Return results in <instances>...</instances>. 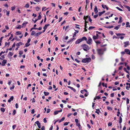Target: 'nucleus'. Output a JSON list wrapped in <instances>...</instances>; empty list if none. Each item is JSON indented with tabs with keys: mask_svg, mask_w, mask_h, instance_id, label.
<instances>
[{
	"mask_svg": "<svg viewBox=\"0 0 130 130\" xmlns=\"http://www.w3.org/2000/svg\"><path fill=\"white\" fill-rule=\"evenodd\" d=\"M120 25H118L117 26H116L114 28V29H115L117 30H118L119 29V28H120Z\"/></svg>",
	"mask_w": 130,
	"mask_h": 130,
	"instance_id": "412c9836",
	"label": "nucleus"
},
{
	"mask_svg": "<svg viewBox=\"0 0 130 130\" xmlns=\"http://www.w3.org/2000/svg\"><path fill=\"white\" fill-rule=\"evenodd\" d=\"M29 7V5L27 3L25 5V7L28 8Z\"/></svg>",
	"mask_w": 130,
	"mask_h": 130,
	"instance_id": "f704fd0d",
	"label": "nucleus"
},
{
	"mask_svg": "<svg viewBox=\"0 0 130 130\" xmlns=\"http://www.w3.org/2000/svg\"><path fill=\"white\" fill-rule=\"evenodd\" d=\"M125 51H124V52L122 51L121 52V54L122 55H124V54H125Z\"/></svg>",
	"mask_w": 130,
	"mask_h": 130,
	"instance_id": "338daca9",
	"label": "nucleus"
},
{
	"mask_svg": "<svg viewBox=\"0 0 130 130\" xmlns=\"http://www.w3.org/2000/svg\"><path fill=\"white\" fill-rule=\"evenodd\" d=\"M28 43H26L25 44V46L26 47H27L28 46L30 45V44H28Z\"/></svg>",
	"mask_w": 130,
	"mask_h": 130,
	"instance_id": "ea45409f",
	"label": "nucleus"
},
{
	"mask_svg": "<svg viewBox=\"0 0 130 130\" xmlns=\"http://www.w3.org/2000/svg\"><path fill=\"white\" fill-rule=\"evenodd\" d=\"M6 15H7L8 16H9V13H10V11H7V10H6Z\"/></svg>",
	"mask_w": 130,
	"mask_h": 130,
	"instance_id": "c9c22d12",
	"label": "nucleus"
},
{
	"mask_svg": "<svg viewBox=\"0 0 130 130\" xmlns=\"http://www.w3.org/2000/svg\"><path fill=\"white\" fill-rule=\"evenodd\" d=\"M124 47H125L129 45V41H127L126 42H124Z\"/></svg>",
	"mask_w": 130,
	"mask_h": 130,
	"instance_id": "39448f33",
	"label": "nucleus"
},
{
	"mask_svg": "<svg viewBox=\"0 0 130 130\" xmlns=\"http://www.w3.org/2000/svg\"><path fill=\"white\" fill-rule=\"evenodd\" d=\"M82 40L81 39H78L75 42V43L76 44H78L79 43L81 42H82Z\"/></svg>",
	"mask_w": 130,
	"mask_h": 130,
	"instance_id": "1a4fd4ad",
	"label": "nucleus"
},
{
	"mask_svg": "<svg viewBox=\"0 0 130 130\" xmlns=\"http://www.w3.org/2000/svg\"><path fill=\"white\" fill-rule=\"evenodd\" d=\"M23 51H20L19 52V54L20 55H21L23 54Z\"/></svg>",
	"mask_w": 130,
	"mask_h": 130,
	"instance_id": "c03bdc74",
	"label": "nucleus"
},
{
	"mask_svg": "<svg viewBox=\"0 0 130 130\" xmlns=\"http://www.w3.org/2000/svg\"><path fill=\"white\" fill-rule=\"evenodd\" d=\"M27 23H28V22H27L23 23L22 25V27H25L26 26V24H27Z\"/></svg>",
	"mask_w": 130,
	"mask_h": 130,
	"instance_id": "dca6fc26",
	"label": "nucleus"
},
{
	"mask_svg": "<svg viewBox=\"0 0 130 130\" xmlns=\"http://www.w3.org/2000/svg\"><path fill=\"white\" fill-rule=\"evenodd\" d=\"M36 9L37 11H38L40 9V8L38 7H37L36 8Z\"/></svg>",
	"mask_w": 130,
	"mask_h": 130,
	"instance_id": "49530a36",
	"label": "nucleus"
},
{
	"mask_svg": "<svg viewBox=\"0 0 130 130\" xmlns=\"http://www.w3.org/2000/svg\"><path fill=\"white\" fill-rule=\"evenodd\" d=\"M7 60H3L2 62V66H4L5 65V64L6 63H7Z\"/></svg>",
	"mask_w": 130,
	"mask_h": 130,
	"instance_id": "0eeeda50",
	"label": "nucleus"
},
{
	"mask_svg": "<svg viewBox=\"0 0 130 130\" xmlns=\"http://www.w3.org/2000/svg\"><path fill=\"white\" fill-rule=\"evenodd\" d=\"M50 25V24H45L43 27V29L45 30H46L48 26Z\"/></svg>",
	"mask_w": 130,
	"mask_h": 130,
	"instance_id": "4468645a",
	"label": "nucleus"
},
{
	"mask_svg": "<svg viewBox=\"0 0 130 130\" xmlns=\"http://www.w3.org/2000/svg\"><path fill=\"white\" fill-rule=\"evenodd\" d=\"M58 113V111H55L54 112V114L55 115H56Z\"/></svg>",
	"mask_w": 130,
	"mask_h": 130,
	"instance_id": "79ce46f5",
	"label": "nucleus"
},
{
	"mask_svg": "<svg viewBox=\"0 0 130 130\" xmlns=\"http://www.w3.org/2000/svg\"><path fill=\"white\" fill-rule=\"evenodd\" d=\"M89 15L87 16H84L83 18V19L85 20H87L88 18H89Z\"/></svg>",
	"mask_w": 130,
	"mask_h": 130,
	"instance_id": "a211bd4d",
	"label": "nucleus"
},
{
	"mask_svg": "<svg viewBox=\"0 0 130 130\" xmlns=\"http://www.w3.org/2000/svg\"><path fill=\"white\" fill-rule=\"evenodd\" d=\"M75 38H73V39H71L70 40L67 41V43H69L71 42L74 39H75Z\"/></svg>",
	"mask_w": 130,
	"mask_h": 130,
	"instance_id": "aec40b11",
	"label": "nucleus"
},
{
	"mask_svg": "<svg viewBox=\"0 0 130 130\" xmlns=\"http://www.w3.org/2000/svg\"><path fill=\"white\" fill-rule=\"evenodd\" d=\"M1 110L2 112H4L5 111V109L3 108H1Z\"/></svg>",
	"mask_w": 130,
	"mask_h": 130,
	"instance_id": "e433bc0d",
	"label": "nucleus"
},
{
	"mask_svg": "<svg viewBox=\"0 0 130 130\" xmlns=\"http://www.w3.org/2000/svg\"><path fill=\"white\" fill-rule=\"evenodd\" d=\"M119 20L118 22V23H121V22H122L123 21L122 17H119Z\"/></svg>",
	"mask_w": 130,
	"mask_h": 130,
	"instance_id": "9b49d317",
	"label": "nucleus"
},
{
	"mask_svg": "<svg viewBox=\"0 0 130 130\" xmlns=\"http://www.w3.org/2000/svg\"><path fill=\"white\" fill-rule=\"evenodd\" d=\"M22 27L21 26V25H19L18 26L16 27V28L17 29H21V27Z\"/></svg>",
	"mask_w": 130,
	"mask_h": 130,
	"instance_id": "a878e982",
	"label": "nucleus"
},
{
	"mask_svg": "<svg viewBox=\"0 0 130 130\" xmlns=\"http://www.w3.org/2000/svg\"><path fill=\"white\" fill-rule=\"evenodd\" d=\"M4 6L5 7L8 8V6L7 4V3L6 4L4 5Z\"/></svg>",
	"mask_w": 130,
	"mask_h": 130,
	"instance_id": "052dcab7",
	"label": "nucleus"
},
{
	"mask_svg": "<svg viewBox=\"0 0 130 130\" xmlns=\"http://www.w3.org/2000/svg\"><path fill=\"white\" fill-rule=\"evenodd\" d=\"M22 44V43L21 42H20L19 43H17L16 44V46H17L19 47L20 45H21Z\"/></svg>",
	"mask_w": 130,
	"mask_h": 130,
	"instance_id": "6e6552de",
	"label": "nucleus"
},
{
	"mask_svg": "<svg viewBox=\"0 0 130 130\" xmlns=\"http://www.w3.org/2000/svg\"><path fill=\"white\" fill-rule=\"evenodd\" d=\"M8 55H10L11 56H12L13 55V53L11 52H10L9 53Z\"/></svg>",
	"mask_w": 130,
	"mask_h": 130,
	"instance_id": "69168bd1",
	"label": "nucleus"
},
{
	"mask_svg": "<svg viewBox=\"0 0 130 130\" xmlns=\"http://www.w3.org/2000/svg\"><path fill=\"white\" fill-rule=\"evenodd\" d=\"M15 6H14L13 7H11V10L13 11L15 9Z\"/></svg>",
	"mask_w": 130,
	"mask_h": 130,
	"instance_id": "09e8293b",
	"label": "nucleus"
},
{
	"mask_svg": "<svg viewBox=\"0 0 130 130\" xmlns=\"http://www.w3.org/2000/svg\"><path fill=\"white\" fill-rule=\"evenodd\" d=\"M41 14H39V16H38V19H38V20H39L41 19Z\"/></svg>",
	"mask_w": 130,
	"mask_h": 130,
	"instance_id": "72a5a7b5",
	"label": "nucleus"
},
{
	"mask_svg": "<svg viewBox=\"0 0 130 130\" xmlns=\"http://www.w3.org/2000/svg\"><path fill=\"white\" fill-rule=\"evenodd\" d=\"M16 111L15 110H13V113H12V114H13V115H14L15 114V113H16Z\"/></svg>",
	"mask_w": 130,
	"mask_h": 130,
	"instance_id": "680f3d73",
	"label": "nucleus"
},
{
	"mask_svg": "<svg viewBox=\"0 0 130 130\" xmlns=\"http://www.w3.org/2000/svg\"><path fill=\"white\" fill-rule=\"evenodd\" d=\"M75 31L76 32H74V35H73V37H74L75 36H76V34L78 33V32H79L77 30H75Z\"/></svg>",
	"mask_w": 130,
	"mask_h": 130,
	"instance_id": "2eb2a0df",
	"label": "nucleus"
},
{
	"mask_svg": "<svg viewBox=\"0 0 130 130\" xmlns=\"http://www.w3.org/2000/svg\"><path fill=\"white\" fill-rule=\"evenodd\" d=\"M35 31H33V30L32 31V32L31 34V36L34 35L35 34Z\"/></svg>",
	"mask_w": 130,
	"mask_h": 130,
	"instance_id": "4c0bfd02",
	"label": "nucleus"
},
{
	"mask_svg": "<svg viewBox=\"0 0 130 130\" xmlns=\"http://www.w3.org/2000/svg\"><path fill=\"white\" fill-rule=\"evenodd\" d=\"M44 94L45 96L49 94V93L48 92H46L45 91H44Z\"/></svg>",
	"mask_w": 130,
	"mask_h": 130,
	"instance_id": "c85d7f7f",
	"label": "nucleus"
},
{
	"mask_svg": "<svg viewBox=\"0 0 130 130\" xmlns=\"http://www.w3.org/2000/svg\"><path fill=\"white\" fill-rule=\"evenodd\" d=\"M125 7L129 11H130V7L129 6H126Z\"/></svg>",
	"mask_w": 130,
	"mask_h": 130,
	"instance_id": "c756f323",
	"label": "nucleus"
},
{
	"mask_svg": "<svg viewBox=\"0 0 130 130\" xmlns=\"http://www.w3.org/2000/svg\"><path fill=\"white\" fill-rule=\"evenodd\" d=\"M68 87L69 88H70L71 89L73 90L74 92H75L76 91V90L73 87H70V86H68Z\"/></svg>",
	"mask_w": 130,
	"mask_h": 130,
	"instance_id": "ddd939ff",
	"label": "nucleus"
},
{
	"mask_svg": "<svg viewBox=\"0 0 130 130\" xmlns=\"http://www.w3.org/2000/svg\"><path fill=\"white\" fill-rule=\"evenodd\" d=\"M124 51H125V52L126 54L128 55H130V51L129 49H125L124 50Z\"/></svg>",
	"mask_w": 130,
	"mask_h": 130,
	"instance_id": "423d86ee",
	"label": "nucleus"
},
{
	"mask_svg": "<svg viewBox=\"0 0 130 130\" xmlns=\"http://www.w3.org/2000/svg\"><path fill=\"white\" fill-rule=\"evenodd\" d=\"M51 110L50 109H47V113H48L50 112Z\"/></svg>",
	"mask_w": 130,
	"mask_h": 130,
	"instance_id": "5fc2aeb1",
	"label": "nucleus"
},
{
	"mask_svg": "<svg viewBox=\"0 0 130 130\" xmlns=\"http://www.w3.org/2000/svg\"><path fill=\"white\" fill-rule=\"evenodd\" d=\"M116 8L120 11H123L120 8L118 7H116Z\"/></svg>",
	"mask_w": 130,
	"mask_h": 130,
	"instance_id": "a19ab883",
	"label": "nucleus"
},
{
	"mask_svg": "<svg viewBox=\"0 0 130 130\" xmlns=\"http://www.w3.org/2000/svg\"><path fill=\"white\" fill-rule=\"evenodd\" d=\"M81 40H82V41L85 40V41H87V38L85 37H83L81 39Z\"/></svg>",
	"mask_w": 130,
	"mask_h": 130,
	"instance_id": "f8f14e48",
	"label": "nucleus"
},
{
	"mask_svg": "<svg viewBox=\"0 0 130 130\" xmlns=\"http://www.w3.org/2000/svg\"><path fill=\"white\" fill-rule=\"evenodd\" d=\"M129 100L128 99H127L126 100V103L127 104H128L129 103Z\"/></svg>",
	"mask_w": 130,
	"mask_h": 130,
	"instance_id": "e2e57ef3",
	"label": "nucleus"
},
{
	"mask_svg": "<svg viewBox=\"0 0 130 130\" xmlns=\"http://www.w3.org/2000/svg\"><path fill=\"white\" fill-rule=\"evenodd\" d=\"M102 7L104 9L106 8V5H104L103 4L102 5Z\"/></svg>",
	"mask_w": 130,
	"mask_h": 130,
	"instance_id": "a18cd8bd",
	"label": "nucleus"
},
{
	"mask_svg": "<svg viewBox=\"0 0 130 130\" xmlns=\"http://www.w3.org/2000/svg\"><path fill=\"white\" fill-rule=\"evenodd\" d=\"M41 130H45V127L44 126H43L42 128H41Z\"/></svg>",
	"mask_w": 130,
	"mask_h": 130,
	"instance_id": "4d7b16f0",
	"label": "nucleus"
},
{
	"mask_svg": "<svg viewBox=\"0 0 130 130\" xmlns=\"http://www.w3.org/2000/svg\"><path fill=\"white\" fill-rule=\"evenodd\" d=\"M94 11L95 12V13H96L98 11L97 8L96 6H95L94 8Z\"/></svg>",
	"mask_w": 130,
	"mask_h": 130,
	"instance_id": "9d476101",
	"label": "nucleus"
},
{
	"mask_svg": "<svg viewBox=\"0 0 130 130\" xmlns=\"http://www.w3.org/2000/svg\"><path fill=\"white\" fill-rule=\"evenodd\" d=\"M109 33L111 35H112L113 34V31H110Z\"/></svg>",
	"mask_w": 130,
	"mask_h": 130,
	"instance_id": "603ef678",
	"label": "nucleus"
},
{
	"mask_svg": "<svg viewBox=\"0 0 130 130\" xmlns=\"http://www.w3.org/2000/svg\"><path fill=\"white\" fill-rule=\"evenodd\" d=\"M95 28V27L93 26H90L89 27V28H88V30H90L91 29H92L93 28Z\"/></svg>",
	"mask_w": 130,
	"mask_h": 130,
	"instance_id": "7c9ffc66",
	"label": "nucleus"
},
{
	"mask_svg": "<svg viewBox=\"0 0 130 130\" xmlns=\"http://www.w3.org/2000/svg\"><path fill=\"white\" fill-rule=\"evenodd\" d=\"M107 109L108 110H112V108L108 106L107 107Z\"/></svg>",
	"mask_w": 130,
	"mask_h": 130,
	"instance_id": "8fccbe9b",
	"label": "nucleus"
},
{
	"mask_svg": "<svg viewBox=\"0 0 130 130\" xmlns=\"http://www.w3.org/2000/svg\"><path fill=\"white\" fill-rule=\"evenodd\" d=\"M126 27H130V25H129V23L128 22H126Z\"/></svg>",
	"mask_w": 130,
	"mask_h": 130,
	"instance_id": "6ab92c4d",
	"label": "nucleus"
},
{
	"mask_svg": "<svg viewBox=\"0 0 130 130\" xmlns=\"http://www.w3.org/2000/svg\"><path fill=\"white\" fill-rule=\"evenodd\" d=\"M81 46L84 48L83 49L85 51H86L89 49V46L86 44L82 45Z\"/></svg>",
	"mask_w": 130,
	"mask_h": 130,
	"instance_id": "f03ea898",
	"label": "nucleus"
},
{
	"mask_svg": "<svg viewBox=\"0 0 130 130\" xmlns=\"http://www.w3.org/2000/svg\"><path fill=\"white\" fill-rule=\"evenodd\" d=\"M89 1L88 0H86V5H87V6L89 4Z\"/></svg>",
	"mask_w": 130,
	"mask_h": 130,
	"instance_id": "37998d69",
	"label": "nucleus"
},
{
	"mask_svg": "<svg viewBox=\"0 0 130 130\" xmlns=\"http://www.w3.org/2000/svg\"><path fill=\"white\" fill-rule=\"evenodd\" d=\"M97 52L99 55H101L103 54V52L101 49H98L97 50Z\"/></svg>",
	"mask_w": 130,
	"mask_h": 130,
	"instance_id": "20e7f679",
	"label": "nucleus"
},
{
	"mask_svg": "<svg viewBox=\"0 0 130 130\" xmlns=\"http://www.w3.org/2000/svg\"><path fill=\"white\" fill-rule=\"evenodd\" d=\"M65 119V117H63L59 121V122L60 123L63 121Z\"/></svg>",
	"mask_w": 130,
	"mask_h": 130,
	"instance_id": "cd10ccee",
	"label": "nucleus"
},
{
	"mask_svg": "<svg viewBox=\"0 0 130 130\" xmlns=\"http://www.w3.org/2000/svg\"><path fill=\"white\" fill-rule=\"evenodd\" d=\"M10 43L9 42H6L5 43V45L4 46V47H6L7 45H8V46H9Z\"/></svg>",
	"mask_w": 130,
	"mask_h": 130,
	"instance_id": "4be33fe9",
	"label": "nucleus"
},
{
	"mask_svg": "<svg viewBox=\"0 0 130 130\" xmlns=\"http://www.w3.org/2000/svg\"><path fill=\"white\" fill-rule=\"evenodd\" d=\"M43 121H44V122L45 123H46L47 122V121L46 120V119L45 118H44V119Z\"/></svg>",
	"mask_w": 130,
	"mask_h": 130,
	"instance_id": "774afa93",
	"label": "nucleus"
},
{
	"mask_svg": "<svg viewBox=\"0 0 130 130\" xmlns=\"http://www.w3.org/2000/svg\"><path fill=\"white\" fill-rule=\"evenodd\" d=\"M105 77H106V75L104 76L102 78V81L104 80L105 79Z\"/></svg>",
	"mask_w": 130,
	"mask_h": 130,
	"instance_id": "0e129e2a",
	"label": "nucleus"
},
{
	"mask_svg": "<svg viewBox=\"0 0 130 130\" xmlns=\"http://www.w3.org/2000/svg\"><path fill=\"white\" fill-rule=\"evenodd\" d=\"M89 22H91H91L92 21V19H91L90 16H89Z\"/></svg>",
	"mask_w": 130,
	"mask_h": 130,
	"instance_id": "6e6d98bb",
	"label": "nucleus"
},
{
	"mask_svg": "<svg viewBox=\"0 0 130 130\" xmlns=\"http://www.w3.org/2000/svg\"><path fill=\"white\" fill-rule=\"evenodd\" d=\"M87 43L89 44H91L92 42V40L91 37H89L88 38V40L86 41Z\"/></svg>",
	"mask_w": 130,
	"mask_h": 130,
	"instance_id": "7ed1b4c3",
	"label": "nucleus"
},
{
	"mask_svg": "<svg viewBox=\"0 0 130 130\" xmlns=\"http://www.w3.org/2000/svg\"><path fill=\"white\" fill-rule=\"evenodd\" d=\"M15 40H16L19 41L20 40V39L18 38L17 36H16L15 37Z\"/></svg>",
	"mask_w": 130,
	"mask_h": 130,
	"instance_id": "58836bf2",
	"label": "nucleus"
},
{
	"mask_svg": "<svg viewBox=\"0 0 130 130\" xmlns=\"http://www.w3.org/2000/svg\"><path fill=\"white\" fill-rule=\"evenodd\" d=\"M91 61V59L90 58H86L84 59L82 61L83 62L86 63L87 62L88 63L89 62Z\"/></svg>",
	"mask_w": 130,
	"mask_h": 130,
	"instance_id": "f257e3e1",
	"label": "nucleus"
},
{
	"mask_svg": "<svg viewBox=\"0 0 130 130\" xmlns=\"http://www.w3.org/2000/svg\"><path fill=\"white\" fill-rule=\"evenodd\" d=\"M21 32L20 31H17L16 32V35H18L21 34Z\"/></svg>",
	"mask_w": 130,
	"mask_h": 130,
	"instance_id": "393cba45",
	"label": "nucleus"
},
{
	"mask_svg": "<svg viewBox=\"0 0 130 130\" xmlns=\"http://www.w3.org/2000/svg\"><path fill=\"white\" fill-rule=\"evenodd\" d=\"M101 83L100 82L99 83V85L98 86V87H100V88H102L101 87Z\"/></svg>",
	"mask_w": 130,
	"mask_h": 130,
	"instance_id": "bf43d9fd",
	"label": "nucleus"
},
{
	"mask_svg": "<svg viewBox=\"0 0 130 130\" xmlns=\"http://www.w3.org/2000/svg\"><path fill=\"white\" fill-rule=\"evenodd\" d=\"M105 12V11L104 10L102 12H100L99 14V15L100 16H101L103 13H104Z\"/></svg>",
	"mask_w": 130,
	"mask_h": 130,
	"instance_id": "f3484780",
	"label": "nucleus"
},
{
	"mask_svg": "<svg viewBox=\"0 0 130 130\" xmlns=\"http://www.w3.org/2000/svg\"><path fill=\"white\" fill-rule=\"evenodd\" d=\"M104 27L107 28H113V26L112 25L110 26H108L107 27L104 26Z\"/></svg>",
	"mask_w": 130,
	"mask_h": 130,
	"instance_id": "b1692460",
	"label": "nucleus"
},
{
	"mask_svg": "<svg viewBox=\"0 0 130 130\" xmlns=\"http://www.w3.org/2000/svg\"><path fill=\"white\" fill-rule=\"evenodd\" d=\"M102 85L104 87H105L106 88H107V84H105V83H102Z\"/></svg>",
	"mask_w": 130,
	"mask_h": 130,
	"instance_id": "5701e85b",
	"label": "nucleus"
},
{
	"mask_svg": "<svg viewBox=\"0 0 130 130\" xmlns=\"http://www.w3.org/2000/svg\"><path fill=\"white\" fill-rule=\"evenodd\" d=\"M112 125V123L111 122H109L108 123V126H110Z\"/></svg>",
	"mask_w": 130,
	"mask_h": 130,
	"instance_id": "864d4df0",
	"label": "nucleus"
},
{
	"mask_svg": "<svg viewBox=\"0 0 130 130\" xmlns=\"http://www.w3.org/2000/svg\"><path fill=\"white\" fill-rule=\"evenodd\" d=\"M95 43L97 44H100L101 42L100 41H95Z\"/></svg>",
	"mask_w": 130,
	"mask_h": 130,
	"instance_id": "3c124183",
	"label": "nucleus"
},
{
	"mask_svg": "<svg viewBox=\"0 0 130 130\" xmlns=\"http://www.w3.org/2000/svg\"><path fill=\"white\" fill-rule=\"evenodd\" d=\"M93 40H94L98 39V38L97 37L95 36H93Z\"/></svg>",
	"mask_w": 130,
	"mask_h": 130,
	"instance_id": "473e14b6",
	"label": "nucleus"
},
{
	"mask_svg": "<svg viewBox=\"0 0 130 130\" xmlns=\"http://www.w3.org/2000/svg\"><path fill=\"white\" fill-rule=\"evenodd\" d=\"M13 37V35L12 34L11 35V36L10 37L9 39H8V41H9V40H11Z\"/></svg>",
	"mask_w": 130,
	"mask_h": 130,
	"instance_id": "bb28decb",
	"label": "nucleus"
},
{
	"mask_svg": "<svg viewBox=\"0 0 130 130\" xmlns=\"http://www.w3.org/2000/svg\"><path fill=\"white\" fill-rule=\"evenodd\" d=\"M66 22V21L65 20H64V21H63L61 24L60 26H61L63 24L65 23Z\"/></svg>",
	"mask_w": 130,
	"mask_h": 130,
	"instance_id": "de8ad7c7",
	"label": "nucleus"
},
{
	"mask_svg": "<svg viewBox=\"0 0 130 130\" xmlns=\"http://www.w3.org/2000/svg\"><path fill=\"white\" fill-rule=\"evenodd\" d=\"M16 126V125H13L12 126V128L13 129H15V128Z\"/></svg>",
	"mask_w": 130,
	"mask_h": 130,
	"instance_id": "13d9d810",
	"label": "nucleus"
},
{
	"mask_svg": "<svg viewBox=\"0 0 130 130\" xmlns=\"http://www.w3.org/2000/svg\"><path fill=\"white\" fill-rule=\"evenodd\" d=\"M122 119L121 117H120L119 118V123L120 124L122 122Z\"/></svg>",
	"mask_w": 130,
	"mask_h": 130,
	"instance_id": "2f4dec72",
	"label": "nucleus"
}]
</instances>
